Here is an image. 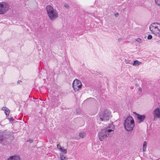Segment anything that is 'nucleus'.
<instances>
[{
    "mask_svg": "<svg viewBox=\"0 0 160 160\" xmlns=\"http://www.w3.org/2000/svg\"><path fill=\"white\" fill-rule=\"evenodd\" d=\"M114 125L111 124H109L106 129L102 130L101 132L99 133L98 135L100 140L104 141L106 140L107 138L112 136L114 133L113 129H114Z\"/></svg>",
    "mask_w": 160,
    "mask_h": 160,
    "instance_id": "obj_1",
    "label": "nucleus"
},
{
    "mask_svg": "<svg viewBox=\"0 0 160 160\" xmlns=\"http://www.w3.org/2000/svg\"><path fill=\"white\" fill-rule=\"evenodd\" d=\"M46 9L47 14L50 20H54L58 17L57 11L52 7L50 5H47Z\"/></svg>",
    "mask_w": 160,
    "mask_h": 160,
    "instance_id": "obj_2",
    "label": "nucleus"
},
{
    "mask_svg": "<svg viewBox=\"0 0 160 160\" xmlns=\"http://www.w3.org/2000/svg\"><path fill=\"white\" fill-rule=\"evenodd\" d=\"M149 29L157 37L160 38V24L157 22L152 23L149 26Z\"/></svg>",
    "mask_w": 160,
    "mask_h": 160,
    "instance_id": "obj_3",
    "label": "nucleus"
},
{
    "mask_svg": "<svg viewBox=\"0 0 160 160\" xmlns=\"http://www.w3.org/2000/svg\"><path fill=\"white\" fill-rule=\"evenodd\" d=\"M134 126V122L132 117L130 116L126 118L124 121V127L127 131H132Z\"/></svg>",
    "mask_w": 160,
    "mask_h": 160,
    "instance_id": "obj_4",
    "label": "nucleus"
},
{
    "mask_svg": "<svg viewBox=\"0 0 160 160\" xmlns=\"http://www.w3.org/2000/svg\"><path fill=\"white\" fill-rule=\"evenodd\" d=\"M99 116L101 121H105L108 120L111 117V115L109 110L105 109L100 112Z\"/></svg>",
    "mask_w": 160,
    "mask_h": 160,
    "instance_id": "obj_5",
    "label": "nucleus"
},
{
    "mask_svg": "<svg viewBox=\"0 0 160 160\" xmlns=\"http://www.w3.org/2000/svg\"><path fill=\"white\" fill-rule=\"evenodd\" d=\"M9 6L7 3L5 2H0V14H3L5 13L9 9Z\"/></svg>",
    "mask_w": 160,
    "mask_h": 160,
    "instance_id": "obj_6",
    "label": "nucleus"
},
{
    "mask_svg": "<svg viewBox=\"0 0 160 160\" xmlns=\"http://www.w3.org/2000/svg\"><path fill=\"white\" fill-rule=\"evenodd\" d=\"M72 86L74 91L76 92L81 88L82 83L80 81L76 79L73 81Z\"/></svg>",
    "mask_w": 160,
    "mask_h": 160,
    "instance_id": "obj_7",
    "label": "nucleus"
},
{
    "mask_svg": "<svg viewBox=\"0 0 160 160\" xmlns=\"http://www.w3.org/2000/svg\"><path fill=\"white\" fill-rule=\"evenodd\" d=\"M133 114L135 115V117L137 118L138 123H140L143 122L146 118V116L144 115H140L135 112H133Z\"/></svg>",
    "mask_w": 160,
    "mask_h": 160,
    "instance_id": "obj_8",
    "label": "nucleus"
},
{
    "mask_svg": "<svg viewBox=\"0 0 160 160\" xmlns=\"http://www.w3.org/2000/svg\"><path fill=\"white\" fill-rule=\"evenodd\" d=\"M152 114L154 120L157 118L160 119V108H158L155 109L153 111Z\"/></svg>",
    "mask_w": 160,
    "mask_h": 160,
    "instance_id": "obj_9",
    "label": "nucleus"
},
{
    "mask_svg": "<svg viewBox=\"0 0 160 160\" xmlns=\"http://www.w3.org/2000/svg\"><path fill=\"white\" fill-rule=\"evenodd\" d=\"M2 109L4 111V112L6 116H9L10 110L7 107H3L2 108Z\"/></svg>",
    "mask_w": 160,
    "mask_h": 160,
    "instance_id": "obj_10",
    "label": "nucleus"
},
{
    "mask_svg": "<svg viewBox=\"0 0 160 160\" xmlns=\"http://www.w3.org/2000/svg\"><path fill=\"white\" fill-rule=\"evenodd\" d=\"M7 160H20L18 156H11Z\"/></svg>",
    "mask_w": 160,
    "mask_h": 160,
    "instance_id": "obj_11",
    "label": "nucleus"
},
{
    "mask_svg": "<svg viewBox=\"0 0 160 160\" xmlns=\"http://www.w3.org/2000/svg\"><path fill=\"white\" fill-rule=\"evenodd\" d=\"M4 138V136L3 134V132H0V143L3 145V143H2L3 141Z\"/></svg>",
    "mask_w": 160,
    "mask_h": 160,
    "instance_id": "obj_12",
    "label": "nucleus"
},
{
    "mask_svg": "<svg viewBox=\"0 0 160 160\" xmlns=\"http://www.w3.org/2000/svg\"><path fill=\"white\" fill-rule=\"evenodd\" d=\"M141 64V62H139L138 60H136L134 61L132 65L135 66H138Z\"/></svg>",
    "mask_w": 160,
    "mask_h": 160,
    "instance_id": "obj_13",
    "label": "nucleus"
},
{
    "mask_svg": "<svg viewBox=\"0 0 160 160\" xmlns=\"http://www.w3.org/2000/svg\"><path fill=\"white\" fill-rule=\"evenodd\" d=\"M147 147V142L146 141H144L143 142V152H144L146 150Z\"/></svg>",
    "mask_w": 160,
    "mask_h": 160,
    "instance_id": "obj_14",
    "label": "nucleus"
},
{
    "mask_svg": "<svg viewBox=\"0 0 160 160\" xmlns=\"http://www.w3.org/2000/svg\"><path fill=\"white\" fill-rule=\"evenodd\" d=\"M60 159L61 160H67V158H66L62 154H61L60 155Z\"/></svg>",
    "mask_w": 160,
    "mask_h": 160,
    "instance_id": "obj_15",
    "label": "nucleus"
},
{
    "mask_svg": "<svg viewBox=\"0 0 160 160\" xmlns=\"http://www.w3.org/2000/svg\"><path fill=\"white\" fill-rule=\"evenodd\" d=\"M62 149L60 150L62 152H63L64 154H66L67 153V150L66 149H64L63 147L62 148Z\"/></svg>",
    "mask_w": 160,
    "mask_h": 160,
    "instance_id": "obj_16",
    "label": "nucleus"
},
{
    "mask_svg": "<svg viewBox=\"0 0 160 160\" xmlns=\"http://www.w3.org/2000/svg\"><path fill=\"white\" fill-rule=\"evenodd\" d=\"M79 135V136L82 138H84L86 136V134L85 133H80Z\"/></svg>",
    "mask_w": 160,
    "mask_h": 160,
    "instance_id": "obj_17",
    "label": "nucleus"
},
{
    "mask_svg": "<svg viewBox=\"0 0 160 160\" xmlns=\"http://www.w3.org/2000/svg\"><path fill=\"white\" fill-rule=\"evenodd\" d=\"M56 102H57V103H55L54 102H53L52 104L53 105V106L55 107L58 106V100H56Z\"/></svg>",
    "mask_w": 160,
    "mask_h": 160,
    "instance_id": "obj_18",
    "label": "nucleus"
},
{
    "mask_svg": "<svg viewBox=\"0 0 160 160\" xmlns=\"http://www.w3.org/2000/svg\"><path fill=\"white\" fill-rule=\"evenodd\" d=\"M155 3L158 6H160V0H155Z\"/></svg>",
    "mask_w": 160,
    "mask_h": 160,
    "instance_id": "obj_19",
    "label": "nucleus"
},
{
    "mask_svg": "<svg viewBox=\"0 0 160 160\" xmlns=\"http://www.w3.org/2000/svg\"><path fill=\"white\" fill-rule=\"evenodd\" d=\"M135 40L139 43H140L142 41V39L139 38H137L135 39Z\"/></svg>",
    "mask_w": 160,
    "mask_h": 160,
    "instance_id": "obj_20",
    "label": "nucleus"
},
{
    "mask_svg": "<svg viewBox=\"0 0 160 160\" xmlns=\"http://www.w3.org/2000/svg\"><path fill=\"white\" fill-rule=\"evenodd\" d=\"M57 148L58 149L60 150H61L62 149L61 148L62 147H61L59 144H58L57 145Z\"/></svg>",
    "mask_w": 160,
    "mask_h": 160,
    "instance_id": "obj_21",
    "label": "nucleus"
},
{
    "mask_svg": "<svg viewBox=\"0 0 160 160\" xmlns=\"http://www.w3.org/2000/svg\"><path fill=\"white\" fill-rule=\"evenodd\" d=\"M152 36L150 34L148 36V39H152Z\"/></svg>",
    "mask_w": 160,
    "mask_h": 160,
    "instance_id": "obj_22",
    "label": "nucleus"
},
{
    "mask_svg": "<svg viewBox=\"0 0 160 160\" xmlns=\"http://www.w3.org/2000/svg\"><path fill=\"white\" fill-rule=\"evenodd\" d=\"M64 6L65 7H66L67 8H68L69 7V5L68 4H67V3H65L64 4Z\"/></svg>",
    "mask_w": 160,
    "mask_h": 160,
    "instance_id": "obj_23",
    "label": "nucleus"
},
{
    "mask_svg": "<svg viewBox=\"0 0 160 160\" xmlns=\"http://www.w3.org/2000/svg\"><path fill=\"white\" fill-rule=\"evenodd\" d=\"M9 121H14V119H13V118L12 117V118H11L9 119Z\"/></svg>",
    "mask_w": 160,
    "mask_h": 160,
    "instance_id": "obj_24",
    "label": "nucleus"
},
{
    "mask_svg": "<svg viewBox=\"0 0 160 160\" xmlns=\"http://www.w3.org/2000/svg\"><path fill=\"white\" fill-rule=\"evenodd\" d=\"M138 91L140 92H141L142 91V89L141 88L139 87L138 88Z\"/></svg>",
    "mask_w": 160,
    "mask_h": 160,
    "instance_id": "obj_25",
    "label": "nucleus"
},
{
    "mask_svg": "<svg viewBox=\"0 0 160 160\" xmlns=\"http://www.w3.org/2000/svg\"><path fill=\"white\" fill-rule=\"evenodd\" d=\"M118 15H119V14L118 12H117V13L114 14V15H115V16L116 17H117V16H118Z\"/></svg>",
    "mask_w": 160,
    "mask_h": 160,
    "instance_id": "obj_26",
    "label": "nucleus"
},
{
    "mask_svg": "<svg viewBox=\"0 0 160 160\" xmlns=\"http://www.w3.org/2000/svg\"><path fill=\"white\" fill-rule=\"evenodd\" d=\"M22 82V81L21 80H19L18 81L17 83L18 84H19Z\"/></svg>",
    "mask_w": 160,
    "mask_h": 160,
    "instance_id": "obj_27",
    "label": "nucleus"
},
{
    "mask_svg": "<svg viewBox=\"0 0 160 160\" xmlns=\"http://www.w3.org/2000/svg\"><path fill=\"white\" fill-rule=\"evenodd\" d=\"M29 141L30 142V143H32V142L33 141L32 140H29Z\"/></svg>",
    "mask_w": 160,
    "mask_h": 160,
    "instance_id": "obj_28",
    "label": "nucleus"
},
{
    "mask_svg": "<svg viewBox=\"0 0 160 160\" xmlns=\"http://www.w3.org/2000/svg\"><path fill=\"white\" fill-rule=\"evenodd\" d=\"M121 40V39L119 38L118 39V40L119 41H120Z\"/></svg>",
    "mask_w": 160,
    "mask_h": 160,
    "instance_id": "obj_29",
    "label": "nucleus"
}]
</instances>
